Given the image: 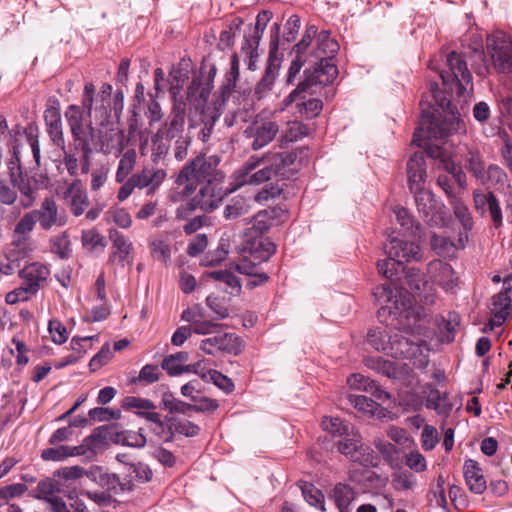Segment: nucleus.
<instances>
[{
	"label": "nucleus",
	"mask_w": 512,
	"mask_h": 512,
	"mask_svg": "<svg viewBox=\"0 0 512 512\" xmlns=\"http://www.w3.org/2000/svg\"><path fill=\"white\" fill-rule=\"evenodd\" d=\"M380 298L386 305L383 312L394 315L398 327L371 329L367 334V343L375 350L382 351L393 358H413L428 350L427 339L433 335L426 326L427 313L424 308L413 306L410 294L403 288L383 285Z\"/></svg>",
	"instance_id": "f257e3e1"
},
{
	"label": "nucleus",
	"mask_w": 512,
	"mask_h": 512,
	"mask_svg": "<svg viewBox=\"0 0 512 512\" xmlns=\"http://www.w3.org/2000/svg\"><path fill=\"white\" fill-rule=\"evenodd\" d=\"M220 157L217 155H198L186 164L179 172L175 183L180 191H174L170 194L173 202H180L185 197L195 192L197 186L201 183L214 181H223L224 175L218 170Z\"/></svg>",
	"instance_id": "f03ea898"
},
{
	"label": "nucleus",
	"mask_w": 512,
	"mask_h": 512,
	"mask_svg": "<svg viewBox=\"0 0 512 512\" xmlns=\"http://www.w3.org/2000/svg\"><path fill=\"white\" fill-rule=\"evenodd\" d=\"M430 92L435 103L443 110L446 108L448 113L442 121L436 120L433 115L422 120L421 126L414 132L412 140L419 147L425 145L426 138L443 140L453 133L465 132V124L460 114L454 111V107L436 82L430 83Z\"/></svg>",
	"instance_id": "7ed1b4c3"
},
{
	"label": "nucleus",
	"mask_w": 512,
	"mask_h": 512,
	"mask_svg": "<svg viewBox=\"0 0 512 512\" xmlns=\"http://www.w3.org/2000/svg\"><path fill=\"white\" fill-rule=\"evenodd\" d=\"M315 63L312 70L307 72L304 81L300 82L284 100L285 106L297 101L301 93L306 92L313 86H326L334 81L337 77L338 70L332 59H321Z\"/></svg>",
	"instance_id": "20e7f679"
},
{
	"label": "nucleus",
	"mask_w": 512,
	"mask_h": 512,
	"mask_svg": "<svg viewBox=\"0 0 512 512\" xmlns=\"http://www.w3.org/2000/svg\"><path fill=\"white\" fill-rule=\"evenodd\" d=\"M222 181H214L204 184L198 194L188 203L181 205L176 210L177 218H185L196 208L204 212H212L223 201L226 191L221 186Z\"/></svg>",
	"instance_id": "39448f33"
},
{
	"label": "nucleus",
	"mask_w": 512,
	"mask_h": 512,
	"mask_svg": "<svg viewBox=\"0 0 512 512\" xmlns=\"http://www.w3.org/2000/svg\"><path fill=\"white\" fill-rule=\"evenodd\" d=\"M100 104H101L100 96L98 94H96V89H95L94 84L86 83L84 86V92L82 95L81 106L83 107V109L85 110V112L87 113V115L89 117H91L93 111H95V112L99 113L100 116L104 120H106L107 129H106L105 135L101 136V142H102L101 150H102V152L108 154L111 152V145H110L109 141H113V140L121 141L122 134L120 131L113 128V126H114L113 123H110L108 121V118L110 116V110L108 109L107 114H103V109L100 108Z\"/></svg>",
	"instance_id": "423d86ee"
},
{
	"label": "nucleus",
	"mask_w": 512,
	"mask_h": 512,
	"mask_svg": "<svg viewBox=\"0 0 512 512\" xmlns=\"http://www.w3.org/2000/svg\"><path fill=\"white\" fill-rule=\"evenodd\" d=\"M84 109L79 105H69L65 111V119L69 126L74 147L76 150H81L85 154L91 153L90 138L94 137V128L90 121L84 125Z\"/></svg>",
	"instance_id": "0eeeda50"
},
{
	"label": "nucleus",
	"mask_w": 512,
	"mask_h": 512,
	"mask_svg": "<svg viewBox=\"0 0 512 512\" xmlns=\"http://www.w3.org/2000/svg\"><path fill=\"white\" fill-rule=\"evenodd\" d=\"M337 449L342 455L353 462H357L366 467L377 465L378 459L373 450L362 443L361 435L355 427L343 437H340L337 442Z\"/></svg>",
	"instance_id": "6e6552de"
},
{
	"label": "nucleus",
	"mask_w": 512,
	"mask_h": 512,
	"mask_svg": "<svg viewBox=\"0 0 512 512\" xmlns=\"http://www.w3.org/2000/svg\"><path fill=\"white\" fill-rule=\"evenodd\" d=\"M419 215L430 226H444L447 222L445 206L428 189L412 191Z\"/></svg>",
	"instance_id": "1a4fd4ad"
},
{
	"label": "nucleus",
	"mask_w": 512,
	"mask_h": 512,
	"mask_svg": "<svg viewBox=\"0 0 512 512\" xmlns=\"http://www.w3.org/2000/svg\"><path fill=\"white\" fill-rule=\"evenodd\" d=\"M264 158L250 157L241 167L233 173L235 190L245 184L260 185L275 175L269 163H264Z\"/></svg>",
	"instance_id": "9d476101"
},
{
	"label": "nucleus",
	"mask_w": 512,
	"mask_h": 512,
	"mask_svg": "<svg viewBox=\"0 0 512 512\" xmlns=\"http://www.w3.org/2000/svg\"><path fill=\"white\" fill-rule=\"evenodd\" d=\"M486 46L494 68L500 73L512 72L511 36L502 31H497L488 36Z\"/></svg>",
	"instance_id": "9b49d317"
},
{
	"label": "nucleus",
	"mask_w": 512,
	"mask_h": 512,
	"mask_svg": "<svg viewBox=\"0 0 512 512\" xmlns=\"http://www.w3.org/2000/svg\"><path fill=\"white\" fill-rule=\"evenodd\" d=\"M245 250H248L249 256H244L237 264L236 269L239 273L253 276L258 273V265L268 259L276 252V245L269 239L260 240L245 244Z\"/></svg>",
	"instance_id": "f8f14e48"
},
{
	"label": "nucleus",
	"mask_w": 512,
	"mask_h": 512,
	"mask_svg": "<svg viewBox=\"0 0 512 512\" xmlns=\"http://www.w3.org/2000/svg\"><path fill=\"white\" fill-rule=\"evenodd\" d=\"M447 65L449 71H441L440 78L443 84L456 83L459 93L472 90V75L467 67V63L463 60L462 56L456 52H452L447 57Z\"/></svg>",
	"instance_id": "ddd939ff"
},
{
	"label": "nucleus",
	"mask_w": 512,
	"mask_h": 512,
	"mask_svg": "<svg viewBox=\"0 0 512 512\" xmlns=\"http://www.w3.org/2000/svg\"><path fill=\"white\" fill-rule=\"evenodd\" d=\"M244 348L242 339L234 333L221 332L205 338L200 343V349L206 354L214 355L216 352H225L238 355Z\"/></svg>",
	"instance_id": "4468645a"
},
{
	"label": "nucleus",
	"mask_w": 512,
	"mask_h": 512,
	"mask_svg": "<svg viewBox=\"0 0 512 512\" xmlns=\"http://www.w3.org/2000/svg\"><path fill=\"white\" fill-rule=\"evenodd\" d=\"M32 212L44 231H50L55 227H63L67 223L65 213L59 209L53 197L44 198L39 208L32 210Z\"/></svg>",
	"instance_id": "2eb2a0df"
},
{
	"label": "nucleus",
	"mask_w": 512,
	"mask_h": 512,
	"mask_svg": "<svg viewBox=\"0 0 512 512\" xmlns=\"http://www.w3.org/2000/svg\"><path fill=\"white\" fill-rule=\"evenodd\" d=\"M44 121L46 131L52 143L61 150H64L65 138L60 113V102L54 96L47 100V106L44 111Z\"/></svg>",
	"instance_id": "dca6fc26"
},
{
	"label": "nucleus",
	"mask_w": 512,
	"mask_h": 512,
	"mask_svg": "<svg viewBox=\"0 0 512 512\" xmlns=\"http://www.w3.org/2000/svg\"><path fill=\"white\" fill-rule=\"evenodd\" d=\"M171 91L174 95L171 113L163 126L157 132L158 135H162L169 139H173L182 133L186 116V103L182 100L176 99L174 87L171 88Z\"/></svg>",
	"instance_id": "f3484780"
},
{
	"label": "nucleus",
	"mask_w": 512,
	"mask_h": 512,
	"mask_svg": "<svg viewBox=\"0 0 512 512\" xmlns=\"http://www.w3.org/2000/svg\"><path fill=\"white\" fill-rule=\"evenodd\" d=\"M385 252L399 264L419 261L422 258L421 249L418 244L400 238H392L385 246Z\"/></svg>",
	"instance_id": "a211bd4d"
},
{
	"label": "nucleus",
	"mask_w": 512,
	"mask_h": 512,
	"mask_svg": "<svg viewBox=\"0 0 512 512\" xmlns=\"http://www.w3.org/2000/svg\"><path fill=\"white\" fill-rule=\"evenodd\" d=\"M277 50L278 40H272L270 43V52L265 73L255 87V95L258 99H262L267 95V93L272 89L278 76L280 66L276 59H273V55Z\"/></svg>",
	"instance_id": "6ab92c4d"
},
{
	"label": "nucleus",
	"mask_w": 512,
	"mask_h": 512,
	"mask_svg": "<svg viewBox=\"0 0 512 512\" xmlns=\"http://www.w3.org/2000/svg\"><path fill=\"white\" fill-rule=\"evenodd\" d=\"M512 307L508 290L501 291L492 297V306L489 322L484 327V332L492 331L495 327L501 326L507 319Z\"/></svg>",
	"instance_id": "aec40b11"
},
{
	"label": "nucleus",
	"mask_w": 512,
	"mask_h": 512,
	"mask_svg": "<svg viewBox=\"0 0 512 512\" xmlns=\"http://www.w3.org/2000/svg\"><path fill=\"white\" fill-rule=\"evenodd\" d=\"M253 138L252 148L258 150L272 142L279 132V125L271 120L255 122L246 131Z\"/></svg>",
	"instance_id": "412c9836"
},
{
	"label": "nucleus",
	"mask_w": 512,
	"mask_h": 512,
	"mask_svg": "<svg viewBox=\"0 0 512 512\" xmlns=\"http://www.w3.org/2000/svg\"><path fill=\"white\" fill-rule=\"evenodd\" d=\"M427 178L424 152H415L407 162V179L410 191L423 188Z\"/></svg>",
	"instance_id": "4be33fe9"
},
{
	"label": "nucleus",
	"mask_w": 512,
	"mask_h": 512,
	"mask_svg": "<svg viewBox=\"0 0 512 512\" xmlns=\"http://www.w3.org/2000/svg\"><path fill=\"white\" fill-rule=\"evenodd\" d=\"M137 189H148V193H154L167 177L166 170L161 168L144 167L139 172L131 175Z\"/></svg>",
	"instance_id": "5701e85b"
},
{
	"label": "nucleus",
	"mask_w": 512,
	"mask_h": 512,
	"mask_svg": "<svg viewBox=\"0 0 512 512\" xmlns=\"http://www.w3.org/2000/svg\"><path fill=\"white\" fill-rule=\"evenodd\" d=\"M459 155L464 162L465 169L476 179L483 177L482 172L486 167L483 154L478 145L464 144L459 148Z\"/></svg>",
	"instance_id": "b1692460"
},
{
	"label": "nucleus",
	"mask_w": 512,
	"mask_h": 512,
	"mask_svg": "<svg viewBox=\"0 0 512 512\" xmlns=\"http://www.w3.org/2000/svg\"><path fill=\"white\" fill-rule=\"evenodd\" d=\"M428 273L435 283L447 291L456 286L453 268L442 260L431 261L428 264Z\"/></svg>",
	"instance_id": "393cba45"
},
{
	"label": "nucleus",
	"mask_w": 512,
	"mask_h": 512,
	"mask_svg": "<svg viewBox=\"0 0 512 512\" xmlns=\"http://www.w3.org/2000/svg\"><path fill=\"white\" fill-rule=\"evenodd\" d=\"M112 241V251L109 256V262L124 267L125 264H131L129 255L133 249L132 242L124 235L115 232L110 235Z\"/></svg>",
	"instance_id": "a878e982"
},
{
	"label": "nucleus",
	"mask_w": 512,
	"mask_h": 512,
	"mask_svg": "<svg viewBox=\"0 0 512 512\" xmlns=\"http://www.w3.org/2000/svg\"><path fill=\"white\" fill-rule=\"evenodd\" d=\"M49 276V269L40 262H33L20 270V277L32 293H36Z\"/></svg>",
	"instance_id": "bb28decb"
},
{
	"label": "nucleus",
	"mask_w": 512,
	"mask_h": 512,
	"mask_svg": "<svg viewBox=\"0 0 512 512\" xmlns=\"http://www.w3.org/2000/svg\"><path fill=\"white\" fill-rule=\"evenodd\" d=\"M463 474L469 490L475 494H482L486 488V479L478 462L468 459L464 462Z\"/></svg>",
	"instance_id": "cd10ccee"
},
{
	"label": "nucleus",
	"mask_w": 512,
	"mask_h": 512,
	"mask_svg": "<svg viewBox=\"0 0 512 512\" xmlns=\"http://www.w3.org/2000/svg\"><path fill=\"white\" fill-rule=\"evenodd\" d=\"M316 48L312 50L308 58L310 62H314L321 59H332L335 53L339 49L338 43L330 37L328 31H321L316 39Z\"/></svg>",
	"instance_id": "c85d7f7f"
},
{
	"label": "nucleus",
	"mask_w": 512,
	"mask_h": 512,
	"mask_svg": "<svg viewBox=\"0 0 512 512\" xmlns=\"http://www.w3.org/2000/svg\"><path fill=\"white\" fill-rule=\"evenodd\" d=\"M65 198L70 199L71 212L75 216H80L84 213L89 205L87 193L82 188L80 180H74L65 192Z\"/></svg>",
	"instance_id": "c756f323"
},
{
	"label": "nucleus",
	"mask_w": 512,
	"mask_h": 512,
	"mask_svg": "<svg viewBox=\"0 0 512 512\" xmlns=\"http://www.w3.org/2000/svg\"><path fill=\"white\" fill-rule=\"evenodd\" d=\"M251 224V227L247 228L244 232V238L247 245H251L253 242L258 244L260 240H263L261 236L266 233L272 225L263 211L258 212L253 217Z\"/></svg>",
	"instance_id": "7c9ffc66"
},
{
	"label": "nucleus",
	"mask_w": 512,
	"mask_h": 512,
	"mask_svg": "<svg viewBox=\"0 0 512 512\" xmlns=\"http://www.w3.org/2000/svg\"><path fill=\"white\" fill-rule=\"evenodd\" d=\"M210 91L211 86L209 84L201 87L200 80L193 79L187 89V99L196 109H204L210 96Z\"/></svg>",
	"instance_id": "2f4dec72"
},
{
	"label": "nucleus",
	"mask_w": 512,
	"mask_h": 512,
	"mask_svg": "<svg viewBox=\"0 0 512 512\" xmlns=\"http://www.w3.org/2000/svg\"><path fill=\"white\" fill-rule=\"evenodd\" d=\"M408 284L411 290L418 293L420 301L425 305H433L435 303V290L428 286V283L421 275L417 273L409 275Z\"/></svg>",
	"instance_id": "473e14b6"
},
{
	"label": "nucleus",
	"mask_w": 512,
	"mask_h": 512,
	"mask_svg": "<svg viewBox=\"0 0 512 512\" xmlns=\"http://www.w3.org/2000/svg\"><path fill=\"white\" fill-rule=\"evenodd\" d=\"M310 134V129L299 121H290L287 123V128L283 130L280 136L281 146H286L290 143L299 141Z\"/></svg>",
	"instance_id": "72a5a7b5"
},
{
	"label": "nucleus",
	"mask_w": 512,
	"mask_h": 512,
	"mask_svg": "<svg viewBox=\"0 0 512 512\" xmlns=\"http://www.w3.org/2000/svg\"><path fill=\"white\" fill-rule=\"evenodd\" d=\"M333 497L340 512H351L350 505L356 497V492L349 485L338 483L334 487Z\"/></svg>",
	"instance_id": "f704fd0d"
},
{
	"label": "nucleus",
	"mask_w": 512,
	"mask_h": 512,
	"mask_svg": "<svg viewBox=\"0 0 512 512\" xmlns=\"http://www.w3.org/2000/svg\"><path fill=\"white\" fill-rule=\"evenodd\" d=\"M136 160L137 153L134 149H128L122 154L115 174V181L117 183H122L128 178L134 170Z\"/></svg>",
	"instance_id": "c9c22d12"
},
{
	"label": "nucleus",
	"mask_w": 512,
	"mask_h": 512,
	"mask_svg": "<svg viewBox=\"0 0 512 512\" xmlns=\"http://www.w3.org/2000/svg\"><path fill=\"white\" fill-rule=\"evenodd\" d=\"M264 163H269L273 168L275 175H285L284 169L293 165L297 159V155L292 151L275 153L270 157L264 158Z\"/></svg>",
	"instance_id": "e433bc0d"
},
{
	"label": "nucleus",
	"mask_w": 512,
	"mask_h": 512,
	"mask_svg": "<svg viewBox=\"0 0 512 512\" xmlns=\"http://www.w3.org/2000/svg\"><path fill=\"white\" fill-rule=\"evenodd\" d=\"M81 243L89 252L103 251L106 247L105 237L96 228L82 230Z\"/></svg>",
	"instance_id": "4c0bfd02"
},
{
	"label": "nucleus",
	"mask_w": 512,
	"mask_h": 512,
	"mask_svg": "<svg viewBox=\"0 0 512 512\" xmlns=\"http://www.w3.org/2000/svg\"><path fill=\"white\" fill-rule=\"evenodd\" d=\"M482 176L483 177H478L477 180L483 185L503 186L507 181L506 172L495 164H490L488 167H485Z\"/></svg>",
	"instance_id": "58836bf2"
},
{
	"label": "nucleus",
	"mask_w": 512,
	"mask_h": 512,
	"mask_svg": "<svg viewBox=\"0 0 512 512\" xmlns=\"http://www.w3.org/2000/svg\"><path fill=\"white\" fill-rule=\"evenodd\" d=\"M216 105L217 106L214 108L213 111L210 112V109L208 108L206 111L203 112V119H202L203 127L201 128V130L199 132V138L203 142H207L209 140V138L212 134L215 122L217 121V119L219 118V116L221 114L220 108L222 105H224V103H222V101L221 102L217 101Z\"/></svg>",
	"instance_id": "ea45409f"
},
{
	"label": "nucleus",
	"mask_w": 512,
	"mask_h": 512,
	"mask_svg": "<svg viewBox=\"0 0 512 512\" xmlns=\"http://www.w3.org/2000/svg\"><path fill=\"white\" fill-rule=\"evenodd\" d=\"M239 75V59L237 54H233L231 56L230 71L227 75L226 83L221 88L222 103H225L226 99L230 96L231 91L235 88Z\"/></svg>",
	"instance_id": "a19ab883"
},
{
	"label": "nucleus",
	"mask_w": 512,
	"mask_h": 512,
	"mask_svg": "<svg viewBox=\"0 0 512 512\" xmlns=\"http://www.w3.org/2000/svg\"><path fill=\"white\" fill-rule=\"evenodd\" d=\"M49 243L51 251L61 259H68L71 256V241L67 232L51 237Z\"/></svg>",
	"instance_id": "79ce46f5"
},
{
	"label": "nucleus",
	"mask_w": 512,
	"mask_h": 512,
	"mask_svg": "<svg viewBox=\"0 0 512 512\" xmlns=\"http://www.w3.org/2000/svg\"><path fill=\"white\" fill-rule=\"evenodd\" d=\"M322 428L334 437H343L351 429V424L341 420L338 417H324L321 421Z\"/></svg>",
	"instance_id": "37998d69"
},
{
	"label": "nucleus",
	"mask_w": 512,
	"mask_h": 512,
	"mask_svg": "<svg viewBox=\"0 0 512 512\" xmlns=\"http://www.w3.org/2000/svg\"><path fill=\"white\" fill-rule=\"evenodd\" d=\"M391 484L396 491H413L417 486V479L413 473L407 470L398 471L392 475Z\"/></svg>",
	"instance_id": "c03bdc74"
},
{
	"label": "nucleus",
	"mask_w": 512,
	"mask_h": 512,
	"mask_svg": "<svg viewBox=\"0 0 512 512\" xmlns=\"http://www.w3.org/2000/svg\"><path fill=\"white\" fill-rule=\"evenodd\" d=\"M160 408L172 414H187L191 411L192 405L176 399L171 393H164L160 402Z\"/></svg>",
	"instance_id": "a18cd8bd"
},
{
	"label": "nucleus",
	"mask_w": 512,
	"mask_h": 512,
	"mask_svg": "<svg viewBox=\"0 0 512 512\" xmlns=\"http://www.w3.org/2000/svg\"><path fill=\"white\" fill-rule=\"evenodd\" d=\"M116 442L134 448H142L146 444V437L144 436L142 429H139L138 431L127 430L117 435Z\"/></svg>",
	"instance_id": "49530a36"
},
{
	"label": "nucleus",
	"mask_w": 512,
	"mask_h": 512,
	"mask_svg": "<svg viewBox=\"0 0 512 512\" xmlns=\"http://www.w3.org/2000/svg\"><path fill=\"white\" fill-rule=\"evenodd\" d=\"M296 106L298 113L307 119H313L318 116L323 107L321 100L316 98L297 102Z\"/></svg>",
	"instance_id": "de8ad7c7"
},
{
	"label": "nucleus",
	"mask_w": 512,
	"mask_h": 512,
	"mask_svg": "<svg viewBox=\"0 0 512 512\" xmlns=\"http://www.w3.org/2000/svg\"><path fill=\"white\" fill-rule=\"evenodd\" d=\"M7 169L10 183L15 186L22 177V165L20 159V151L16 146L13 147V154L7 162Z\"/></svg>",
	"instance_id": "09e8293b"
},
{
	"label": "nucleus",
	"mask_w": 512,
	"mask_h": 512,
	"mask_svg": "<svg viewBox=\"0 0 512 512\" xmlns=\"http://www.w3.org/2000/svg\"><path fill=\"white\" fill-rule=\"evenodd\" d=\"M431 247L439 256H450L454 253L455 244L445 236L434 234L431 238Z\"/></svg>",
	"instance_id": "8fccbe9b"
},
{
	"label": "nucleus",
	"mask_w": 512,
	"mask_h": 512,
	"mask_svg": "<svg viewBox=\"0 0 512 512\" xmlns=\"http://www.w3.org/2000/svg\"><path fill=\"white\" fill-rule=\"evenodd\" d=\"M31 238L23 235H13L11 249L9 253H15L18 257L24 259L32 251Z\"/></svg>",
	"instance_id": "3c124183"
},
{
	"label": "nucleus",
	"mask_w": 512,
	"mask_h": 512,
	"mask_svg": "<svg viewBox=\"0 0 512 512\" xmlns=\"http://www.w3.org/2000/svg\"><path fill=\"white\" fill-rule=\"evenodd\" d=\"M37 223L38 222L31 210L25 213L15 225L13 235H23L30 237L31 232L34 230Z\"/></svg>",
	"instance_id": "603ef678"
},
{
	"label": "nucleus",
	"mask_w": 512,
	"mask_h": 512,
	"mask_svg": "<svg viewBox=\"0 0 512 512\" xmlns=\"http://www.w3.org/2000/svg\"><path fill=\"white\" fill-rule=\"evenodd\" d=\"M159 368L156 365L147 364L142 367L139 375L132 379V383H142L144 385H150L159 380Z\"/></svg>",
	"instance_id": "864d4df0"
},
{
	"label": "nucleus",
	"mask_w": 512,
	"mask_h": 512,
	"mask_svg": "<svg viewBox=\"0 0 512 512\" xmlns=\"http://www.w3.org/2000/svg\"><path fill=\"white\" fill-rule=\"evenodd\" d=\"M264 27H256L254 26L252 33L247 36H244V44L242 46V51L245 54H256L259 46V42L262 38Z\"/></svg>",
	"instance_id": "5fc2aeb1"
},
{
	"label": "nucleus",
	"mask_w": 512,
	"mask_h": 512,
	"mask_svg": "<svg viewBox=\"0 0 512 512\" xmlns=\"http://www.w3.org/2000/svg\"><path fill=\"white\" fill-rule=\"evenodd\" d=\"M264 27H256L254 26L252 33L247 36H244V44L242 46V51L245 54H256L259 46V42L262 38Z\"/></svg>",
	"instance_id": "6e6d98bb"
},
{
	"label": "nucleus",
	"mask_w": 512,
	"mask_h": 512,
	"mask_svg": "<svg viewBox=\"0 0 512 512\" xmlns=\"http://www.w3.org/2000/svg\"><path fill=\"white\" fill-rule=\"evenodd\" d=\"M151 254L154 259L164 264L170 260V246L162 239L153 240L150 244Z\"/></svg>",
	"instance_id": "4d7b16f0"
},
{
	"label": "nucleus",
	"mask_w": 512,
	"mask_h": 512,
	"mask_svg": "<svg viewBox=\"0 0 512 512\" xmlns=\"http://www.w3.org/2000/svg\"><path fill=\"white\" fill-rule=\"evenodd\" d=\"M22 258L18 257L15 253H7L0 259V273L4 275H12L16 271L20 272Z\"/></svg>",
	"instance_id": "13d9d810"
},
{
	"label": "nucleus",
	"mask_w": 512,
	"mask_h": 512,
	"mask_svg": "<svg viewBox=\"0 0 512 512\" xmlns=\"http://www.w3.org/2000/svg\"><path fill=\"white\" fill-rule=\"evenodd\" d=\"M302 494L306 501L315 507H319L322 510L324 509L323 503H324V496L322 492L317 489L314 485L305 483L302 487Z\"/></svg>",
	"instance_id": "bf43d9fd"
},
{
	"label": "nucleus",
	"mask_w": 512,
	"mask_h": 512,
	"mask_svg": "<svg viewBox=\"0 0 512 512\" xmlns=\"http://www.w3.org/2000/svg\"><path fill=\"white\" fill-rule=\"evenodd\" d=\"M349 401L364 414L373 415L376 410V402L364 395H351Z\"/></svg>",
	"instance_id": "052dcab7"
},
{
	"label": "nucleus",
	"mask_w": 512,
	"mask_h": 512,
	"mask_svg": "<svg viewBox=\"0 0 512 512\" xmlns=\"http://www.w3.org/2000/svg\"><path fill=\"white\" fill-rule=\"evenodd\" d=\"M59 492L58 484L52 479H45L36 487V498L46 500Z\"/></svg>",
	"instance_id": "680f3d73"
},
{
	"label": "nucleus",
	"mask_w": 512,
	"mask_h": 512,
	"mask_svg": "<svg viewBox=\"0 0 512 512\" xmlns=\"http://www.w3.org/2000/svg\"><path fill=\"white\" fill-rule=\"evenodd\" d=\"M171 428L178 434L186 437H194L198 435L200 428L189 420H174Z\"/></svg>",
	"instance_id": "e2e57ef3"
},
{
	"label": "nucleus",
	"mask_w": 512,
	"mask_h": 512,
	"mask_svg": "<svg viewBox=\"0 0 512 512\" xmlns=\"http://www.w3.org/2000/svg\"><path fill=\"white\" fill-rule=\"evenodd\" d=\"M128 473L140 482H149L152 479V470L144 463L129 464Z\"/></svg>",
	"instance_id": "0e129e2a"
},
{
	"label": "nucleus",
	"mask_w": 512,
	"mask_h": 512,
	"mask_svg": "<svg viewBox=\"0 0 512 512\" xmlns=\"http://www.w3.org/2000/svg\"><path fill=\"white\" fill-rule=\"evenodd\" d=\"M105 478L107 489L115 495L132 489L131 481L122 482L116 474H106Z\"/></svg>",
	"instance_id": "69168bd1"
},
{
	"label": "nucleus",
	"mask_w": 512,
	"mask_h": 512,
	"mask_svg": "<svg viewBox=\"0 0 512 512\" xmlns=\"http://www.w3.org/2000/svg\"><path fill=\"white\" fill-rule=\"evenodd\" d=\"M11 183L6 180H0V203L11 206L15 204L18 199V193Z\"/></svg>",
	"instance_id": "338daca9"
},
{
	"label": "nucleus",
	"mask_w": 512,
	"mask_h": 512,
	"mask_svg": "<svg viewBox=\"0 0 512 512\" xmlns=\"http://www.w3.org/2000/svg\"><path fill=\"white\" fill-rule=\"evenodd\" d=\"M52 341L56 344L66 342L68 333L66 327L58 320H50L48 325Z\"/></svg>",
	"instance_id": "774afa93"
}]
</instances>
